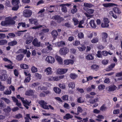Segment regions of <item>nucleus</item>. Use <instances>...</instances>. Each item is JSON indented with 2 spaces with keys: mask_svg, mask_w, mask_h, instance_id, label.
<instances>
[{
  "mask_svg": "<svg viewBox=\"0 0 122 122\" xmlns=\"http://www.w3.org/2000/svg\"><path fill=\"white\" fill-rule=\"evenodd\" d=\"M39 103L41 105V107L44 109L48 110L50 108L53 110L54 109V108L53 107L50 105L48 106L46 105L47 103L43 100L40 101L39 102Z\"/></svg>",
  "mask_w": 122,
  "mask_h": 122,
  "instance_id": "nucleus-1",
  "label": "nucleus"
},
{
  "mask_svg": "<svg viewBox=\"0 0 122 122\" xmlns=\"http://www.w3.org/2000/svg\"><path fill=\"white\" fill-rule=\"evenodd\" d=\"M11 3L14 6L12 8L13 10L16 11L18 10L20 4V0H12Z\"/></svg>",
  "mask_w": 122,
  "mask_h": 122,
  "instance_id": "nucleus-2",
  "label": "nucleus"
},
{
  "mask_svg": "<svg viewBox=\"0 0 122 122\" xmlns=\"http://www.w3.org/2000/svg\"><path fill=\"white\" fill-rule=\"evenodd\" d=\"M24 73L25 75L26 76H28L24 80V83H28L30 82V77L31 76V75L30 73H29V71L27 70H24Z\"/></svg>",
  "mask_w": 122,
  "mask_h": 122,
  "instance_id": "nucleus-3",
  "label": "nucleus"
},
{
  "mask_svg": "<svg viewBox=\"0 0 122 122\" xmlns=\"http://www.w3.org/2000/svg\"><path fill=\"white\" fill-rule=\"evenodd\" d=\"M52 19L57 20L58 23H60L64 20V18L58 15L52 16Z\"/></svg>",
  "mask_w": 122,
  "mask_h": 122,
  "instance_id": "nucleus-4",
  "label": "nucleus"
},
{
  "mask_svg": "<svg viewBox=\"0 0 122 122\" xmlns=\"http://www.w3.org/2000/svg\"><path fill=\"white\" fill-rule=\"evenodd\" d=\"M23 15L25 17H30L32 14V11L30 10L26 9L23 12Z\"/></svg>",
  "mask_w": 122,
  "mask_h": 122,
  "instance_id": "nucleus-5",
  "label": "nucleus"
},
{
  "mask_svg": "<svg viewBox=\"0 0 122 122\" xmlns=\"http://www.w3.org/2000/svg\"><path fill=\"white\" fill-rule=\"evenodd\" d=\"M69 51V49L65 47L61 48L59 51L60 53L61 54L63 55H65Z\"/></svg>",
  "mask_w": 122,
  "mask_h": 122,
  "instance_id": "nucleus-6",
  "label": "nucleus"
},
{
  "mask_svg": "<svg viewBox=\"0 0 122 122\" xmlns=\"http://www.w3.org/2000/svg\"><path fill=\"white\" fill-rule=\"evenodd\" d=\"M109 21H108V19L107 18H104V23L101 24V26L102 27H107L109 26L108 23Z\"/></svg>",
  "mask_w": 122,
  "mask_h": 122,
  "instance_id": "nucleus-7",
  "label": "nucleus"
},
{
  "mask_svg": "<svg viewBox=\"0 0 122 122\" xmlns=\"http://www.w3.org/2000/svg\"><path fill=\"white\" fill-rule=\"evenodd\" d=\"M41 42L39 41L37 38H35L32 41V44L35 47H40L41 46Z\"/></svg>",
  "mask_w": 122,
  "mask_h": 122,
  "instance_id": "nucleus-8",
  "label": "nucleus"
},
{
  "mask_svg": "<svg viewBox=\"0 0 122 122\" xmlns=\"http://www.w3.org/2000/svg\"><path fill=\"white\" fill-rule=\"evenodd\" d=\"M6 19L8 25H13L15 24V21L10 17L6 18Z\"/></svg>",
  "mask_w": 122,
  "mask_h": 122,
  "instance_id": "nucleus-9",
  "label": "nucleus"
},
{
  "mask_svg": "<svg viewBox=\"0 0 122 122\" xmlns=\"http://www.w3.org/2000/svg\"><path fill=\"white\" fill-rule=\"evenodd\" d=\"M46 60L49 63H53L55 61L54 58L50 56H47L46 59Z\"/></svg>",
  "mask_w": 122,
  "mask_h": 122,
  "instance_id": "nucleus-10",
  "label": "nucleus"
},
{
  "mask_svg": "<svg viewBox=\"0 0 122 122\" xmlns=\"http://www.w3.org/2000/svg\"><path fill=\"white\" fill-rule=\"evenodd\" d=\"M29 23L32 24H34L35 25H37L38 24V20L35 18H32L29 19Z\"/></svg>",
  "mask_w": 122,
  "mask_h": 122,
  "instance_id": "nucleus-11",
  "label": "nucleus"
},
{
  "mask_svg": "<svg viewBox=\"0 0 122 122\" xmlns=\"http://www.w3.org/2000/svg\"><path fill=\"white\" fill-rule=\"evenodd\" d=\"M102 41L104 42H107L106 39L108 37V35L106 32H102Z\"/></svg>",
  "mask_w": 122,
  "mask_h": 122,
  "instance_id": "nucleus-12",
  "label": "nucleus"
},
{
  "mask_svg": "<svg viewBox=\"0 0 122 122\" xmlns=\"http://www.w3.org/2000/svg\"><path fill=\"white\" fill-rule=\"evenodd\" d=\"M35 91L31 89L27 90L25 92V95L29 96H32L34 94Z\"/></svg>",
  "mask_w": 122,
  "mask_h": 122,
  "instance_id": "nucleus-13",
  "label": "nucleus"
},
{
  "mask_svg": "<svg viewBox=\"0 0 122 122\" xmlns=\"http://www.w3.org/2000/svg\"><path fill=\"white\" fill-rule=\"evenodd\" d=\"M51 34L53 38V40H55L57 37V36L58 35V33L57 31L55 30H54L51 32Z\"/></svg>",
  "mask_w": 122,
  "mask_h": 122,
  "instance_id": "nucleus-14",
  "label": "nucleus"
},
{
  "mask_svg": "<svg viewBox=\"0 0 122 122\" xmlns=\"http://www.w3.org/2000/svg\"><path fill=\"white\" fill-rule=\"evenodd\" d=\"M33 37L32 36H28L26 38L25 43L26 44H28L30 43L32 41Z\"/></svg>",
  "mask_w": 122,
  "mask_h": 122,
  "instance_id": "nucleus-15",
  "label": "nucleus"
},
{
  "mask_svg": "<svg viewBox=\"0 0 122 122\" xmlns=\"http://www.w3.org/2000/svg\"><path fill=\"white\" fill-rule=\"evenodd\" d=\"M64 61V64L66 65H67L69 64L72 65L74 62V61L71 59L65 60Z\"/></svg>",
  "mask_w": 122,
  "mask_h": 122,
  "instance_id": "nucleus-16",
  "label": "nucleus"
},
{
  "mask_svg": "<svg viewBox=\"0 0 122 122\" xmlns=\"http://www.w3.org/2000/svg\"><path fill=\"white\" fill-rule=\"evenodd\" d=\"M103 5L104 7H106L111 6H118V5L117 4L112 3H104L103 4Z\"/></svg>",
  "mask_w": 122,
  "mask_h": 122,
  "instance_id": "nucleus-17",
  "label": "nucleus"
},
{
  "mask_svg": "<svg viewBox=\"0 0 122 122\" xmlns=\"http://www.w3.org/2000/svg\"><path fill=\"white\" fill-rule=\"evenodd\" d=\"M57 46L59 47H62L65 45V43L64 41H61L60 42H58L55 44Z\"/></svg>",
  "mask_w": 122,
  "mask_h": 122,
  "instance_id": "nucleus-18",
  "label": "nucleus"
},
{
  "mask_svg": "<svg viewBox=\"0 0 122 122\" xmlns=\"http://www.w3.org/2000/svg\"><path fill=\"white\" fill-rule=\"evenodd\" d=\"M113 10L114 12L116 14H120L121 13V10L119 8L117 7H115L113 8Z\"/></svg>",
  "mask_w": 122,
  "mask_h": 122,
  "instance_id": "nucleus-19",
  "label": "nucleus"
},
{
  "mask_svg": "<svg viewBox=\"0 0 122 122\" xmlns=\"http://www.w3.org/2000/svg\"><path fill=\"white\" fill-rule=\"evenodd\" d=\"M115 66V63H112L106 69V70L107 71H109L112 70V69Z\"/></svg>",
  "mask_w": 122,
  "mask_h": 122,
  "instance_id": "nucleus-20",
  "label": "nucleus"
},
{
  "mask_svg": "<svg viewBox=\"0 0 122 122\" xmlns=\"http://www.w3.org/2000/svg\"><path fill=\"white\" fill-rule=\"evenodd\" d=\"M7 76L6 74H2L0 76V79L1 81H5L7 78Z\"/></svg>",
  "mask_w": 122,
  "mask_h": 122,
  "instance_id": "nucleus-21",
  "label": "nucleus"
},
{
  "mask_svg": "<svg viewBox=\"0 0 122 122\" xmlns=\"http://www.w3.org/2000/svg\"><path fill=\"white\" fill-rule=\"evenodd\" d=\"M89 24L91 27L93 29H95L96 27V25L95 24L94 20H91L89 22Z\"/></svg>",
  "mask_w": 122,
  "mask_h": 122,
  "instance_id": "nucleus-22",
  "label": "nucleus"
},
{
  "mask_svg": "<svg viewBox=\"0 0 122 122\" xmlns=\"http://www.w3.org/2000/svg\"><path fill=\"white\" fill-rule=\"evenodd\" d=\"M108 91L109 92L113 91L115 90L117 88V87L115 85H111L108 87Z\"/></svg>",
  "mask_w": 122,
  "mask_h": 122,
  "instance_id": "nucleus-23",
  "label": "nucleus"
},
{
  "mask_svg": "<svg viewBox=\"0 0 122 122\" xmlns=\"http://www.w3.org/2000/svg\"><path fill=\"white\" fill-rule=\"evenodd\" d=\"M45 71L46 72L47 75H49L52 73L51 68L50 67H49L45 70Z\"/></svg>",
  "mask_w": 122,
  "mask_h": 122,
  "instance_id": "nucleus-24",
  "label": "nucleus"
},
{
  "mask_svg": "<svg viewBox=\"0 0 122 122\" xmlns=\"http://www.w3.org/2000/svg\"><path fill=\"white\" fill-rule=\"evenodd\" d=\"M86 59L89 60H93L94 58L92 54H89L87 55L86 57Z\"/></svg>",
  "mask_w": 122,
  "mask_h": 122,
  "instance_id": "nucleus-25",
  "label": "nucleus"
},
{
  "mask_svg": "<svg viewBox=\"0 0 122 122\" xmlns=\"http://www.w3.org/2000/svg\"><path fill=\"white\" fill-rule=\"evenodd\" d=\"M56 58L59 64H62V60L61 57L59 56H56Z\"/></svg>",
  "mask_w": 122,
  "mask_h": 122,
  "instance_id": "nucleus-26",
  "label": "nucleus"
},
{
  "mask_svg": "<svg viewBox=\"0 0 122 122\" xmlns=\"http://www.w3.org/2000/svg\"><path fill=\"white\" fill-rule=\"evenodd\" d=\"M24 57V55L22 54H20L17 56L16 59L18 61L22 60Z\"/></svg>",
  "mask_w": 122,
  "mask_h": 122,
  "instance_id": "nucleus-27",
  "label": "nucleus"
},
{
  "mask_svg": "<svg viewBox=\"0 0 122 122\" xmlns=\"http://www.w3.org/2000/svg\"><path fill=\"white\" fill-rule=\"evenodd\" d=\"M70 78L73 80L75 79L78 76L74 73H71L70 75Z\"/></svg>",
  "mask_w": 122,
  "mask_h": 122,
  "instance_id": "nucleus-28",
  "label": "nucleus"
},
{
  "mask_svg": "<svg viewBox=\"0 0 122 122\" xmlns=\"http://www.w3.org/2000/svg\"><path fill=\"white\" fill-rule=\"evenodd\" d=\"M84 10L86 11L89 14H93L94 11V10L93 9H90L89 8H86L85 9L84 8Z\"/></svg>",
  "mask_w": 122,
  "mask_h": 122,
  "instance_id": "nucleus-29",
  "label": "nucleus"
},
{
  "mask_svg": "<svg viewBox=\"0 0 122 122\" xmlns=\"http://www.w3.org/2000/svg\"><path fill=\"white\" fill-rule=\"evenodd\" d=\"M20 67L23 69H28L29 68L28 66L25 64H22L20 65Z\"/></svg>",
  "mask_w": 122,
  "mask_h": 122,
  "instance_id": "nucleus-30",
  "label": "nucleus"
},
{
  "mask_svg": "<svg viewBox=\"0 0 122 122\" xmlns=\"http://www.w3.org/2000/svg\"><path fill=\"white\" fill-rule=\"evenodd\" d=\"M99 67V66L98 65L94 64L91 66V67L92 69H93L96 71L98 70Z\"/></svg>",
  "mask_w": 122,
  "mask_h": 122,
  "instance_id": "nucleus-31",
  "label": "nucleus"
},
{
  "mask_svg": "<svg viewBox=\"0 0 122 122\" xmlns=\"http://www.w3.org/2000/svg\"><path fill=\"white\" fill-rule=\"evenodd\" d=\"M17 44V42L16 41L14 40L11 41L10 42H9L8 43V45L10 46H13L16 45Z\"/></svg>",
  "mask_w": 122,
  "mask_h": 122,
  "instance_id": "nucleus-32",
  "label": "nucleus"
},
{
  "mask_svg": "<svg viewBox=\"0 0 122 122\" xmlns=\"http://www.w3.org/2000/svg\"><path fill=\"white\" fill-rule=\"evenodd\" d=\"M21 102L23 104L24 106L25 105H27L28 106H30V102H29L26 99L25 100L24 99H23Z\"/></svg>",
  "mask_w": 122,
  "mask_h": 122,
  "instance_id": "nucleus-33",
  "label": "nucleus"
},
{
  "mask_svg": "<svg viewBox=\"0 0 122 122\" xmlns=\"http://www.w3.org/2000/svg\"><path fill=\"white\" fill-rule=\"evenodd\" d=\"M54 90L56 93L59 94L61 92V89L60 88L57 87H54Z\"/></svg>",
  "mask_w": 122,
  "mask_h": 122,
  "instance_id": "nucleus-34",
  "label": "nucleus"
},
{
  "mask_svg": "<svg viewBox=\"0 0 122 122\" xmlns=\"http://www.w3.org/2000/svg\"><path fill=\"white\" fill-rule=\"evenodd\" d=\"M22 26L23 27H26V24L25 22H20L18 23V26H17V28L19 29L20 27Z\"/></svg>",
  "mask_w": 122,
  "mask_h": 122,
  "instance_id": "nucleus-35",
  "label": "nucleus"
},
{
  "mask_svg": "<svg viewBox=\"0 0 122 122\" xmlns=\"http://www.w3.org/2000/svg\"><path fill=\"white\" fill-rule=\"evenodd\" d=\"M99 38L98 37L94 38L91 40V42L92 43H96L98 42Z\"/></svg>",
  "mask_w": 122,
  "mask_h": 122,
  "instance_id": "nucleus-36",
  "label": "nucleus"
},
{
  "mask_svg": "<svg viewBox=\"0 0 122 122\" xmlns=\"http://www.w3.org/2000/svg\"><path fill=\"white\" fill-rule=\"evenodd\" d=\"M10 64H9L8 65H5V67L7 68L8 69H13L14 66H12L13 64V63Z\"/></svg>",
  "mask_w": 122,
  "mask_h": 122,
  "instance_id": "nucleus-37",
  "label": "nucleus"
},
{
  "mask_svg": "<svg viewBox=\"0 0 122 122\" xmlns=\"http://www.w3.org/2000/svg\"><path fill=\"white\" fill-rule=\"evenodd\" d=\"M46 45L47 46V48L48 50H52V45L51 44H50L49 42L46 43Z\"/></svg>",
  "mask_w": 122,
  "mask_h": 122,
  "instance_id": "nucleus-38",
  "label": "nucleus"
},
{
  "mask_svg": "<svg viewBox=\"0 0 122 122\" xmlns=\"http://www.w3.org/2000/svg\"><path fill=\"white\" fill-rule=\"evenodd\" d=\"M7 41L5 40H0V45H5L7 43Z\"/></svg>",
  "mask_w": 122,
  "mask_h": 122,
  "instance_id": "nucleus-39",
  "label": "nucleus"
},
{
  "mask_svg": "<svg viewBox=\"0 0 122 122\" xmlns=\"http://www.w3.org/2000/svg\"><path fill=\"white\" fill-rule=\"evenodd\" d=\"M72 116L70 114L67 113L66 114V115L64 116V118H66L67 119H69L70 118L72 117Z\"/></svg>",
  "mask_w": 122,
  "mask_h": 122,
  "instance_id": "nucleus-40",
  "label": "nucleus"
},
{
  "mask_svg": "<svg viewBox=\"0 0 122 122\" xmlns=\"http://www.w3.org/2000/svg\"><path fill=\"white\" fill-rule=\"evenodd\" d=\"M74 8L72 9L71 11V13L74 14L76 13L77 10V9L76 8V5H74L73 6Z\"/></svg>",
  "mask_w": 122,
  "mask_h": 122,
  "instance_id": "nucleus-41",
  "label": "nucleus"
},
{
  "mask_svg": "<svg viewBox=\"0 0 122 122\" xmlns=\"http://www.w3.org/2000/svg\"><path fill=\"white\" fill-rule=\"evenodd\" d=\"M79 50L81 51H83L85 50L86 47L84 45H82L81 47H77Z\"/></svg>",
  "mask_w": 122,
  "mask_h": 122,
  "instance_id": "nucleus-42",
  "label": "nucleus"
},
{
  "mask_svg": "<svg viewBox=\"0 0 122 122\" xmlns=\"http://www.w3.org/2000/svg\"><path fill=\"white\" fill-rule=\"evenodd\" d=\"M1 25L2 26H8L6 20L1 21Z\"/></svg>",
  "mask_w": 122,
  "mask_h": 122,
  "instance_id": "nucleus-43",
  "label": "nucleus"
},
{
  "mask_svg": "<svg viewBox=\"0 0 122 122\" xmlns=\"http://www.w3.org/2000/svg\"><path fill=\"white\" fill-rule=\"evenodd\" d=\"M61 10L62 12L65 13L67 11L66 7L63 5H62Z\"/></svg>",
  "mask_w": 122,
  "mask_h": 122,
  "instance_id": "nucleus-44",
  "label": "nucleus"
},
{
  "mask_svg": "<svg viewBox=\"0 0 122 122\" xmlns=\"http://www.w3.org/2000/svg\"><path fill=\"white\" fill-rule=\"evenodd\" d=\"M84 6L85 7L89 8L92 7L93 6L92 4L87 3H84Z\"/></svg>",
  "mask_w": 122,
  "mask_h": 122,
  "instance_id": "nucleus-45",
  "label": "nucleus"
},
{
  "mask_svg": "<svg viewBox=\"0 0 122 122\" xmlns=\"http://www.w3.org/2000/svg\"><path fill=\"white\" fill-rule=\"evenodd\" d=\"M109 14L110 15L115 19H116L117 18V16L112 11H110Z\"/></svg>",
  "mask_w": 122,
  "mask_h": 122,
  "instance_id": "nucleus-46",
  "label": "nucleus"
},
{
  "mask_svg": "<svg viewBox=\"0 0 122 122\" xmlns=\"http://www.w3.org/2000/svg\"><path fill=\"white\" fill-rule=\"evenodd\" d=\"M105 86L103 84L100 85L98 86V88L100 90H101L104 89Z\"/></svg>",
  "mask_w": 122,
  "mask_h": 122,
  "instance_id": "nucleus-47",
  "label": "nucleus"
},
{
  "mask_svg": "<svg viewBox=\"0 0 122 122\" xmlns=\"http://www.w3.org/2000/svg\"><path fill=\"white\" fill-rule=\"evenodd\" d=\"M31 71L32 73H35L38 71L37 69V68L34 66H32L31 68Z\"/></svg>",
  "mask_w": 122,
  "mask_h": 122,
  "instance_id": "nucleus-48",
  "label": "nucleus"
},
{
  "mask_svg": "<svg viewBox=\"0 0 122 122\" xmlns=\"http://www.w3.org/2000/svg\"><path fill=\"white\" fill-rule=\"evenodd\" d=\"M68 86L69 88H71L72 89L74 88L75 87V85L74 83L73 82H70L68 85Z\"/></svg>",
  "mask_w": 122,
  "mask_h": 122,
  "instance_id": "nucleus-49",
  "label": "nucleus"
},
{
  "mask_svg": "<svg viewBox=\"0 0 122 122\" xmlns=\"http://www.w3.org/2000/svg\"><path fill=\"white\" fill-rule=\"evenodd\" d=\"M11 108L9 106H7V108L4 109L3 111L5 112L9 113L11 111Z\"/></svg>",
  "mask_w": 122,
  "mask_h": 122,
  "instance_id": "nucleus-50",
  "label": "nucleus"
},
{
  "mask_svg": "<svg viewBox=\"0 0 122 122\" xmlns=\"http://www.w3.org/2000/svg\"><path fill=\"white\" fill-rule=\"evenodd\" d=\"M1 99L3 100L7 104L9 103L10 102L9 99L6 98L4 97H2Z\"/></svg>",
  "mask_w": 122,
  "mask_h": 122,
  "instance_id": "nucleus-51",
  "label": "nucleus"
},
{
  "mask_svg": "<svg viewBox=\"0 0 122 122\" xmlns=\"http://www.w3.org/2000/svg\"><path fill=\"white\" fill-rule=\"evenodd\" d=\"M97 56L99 58H102V52L101 51H98L97 52Z\"/></svg>",
  "mask_w": 122,
  "mask_h": 122,
  "instance_id": "nucleus-52",
  "label": "nucleus"
},
{
  "mask_svg": "<svg viewBox=\"0 0 122 122\" xmlns=\"http://www.w3.org/2000/svg\"><path fill=\"white\" fill-rule=\"evenodd\" d=\"M4 94L8 95L10 94L11 93V90L9 91L8 89H7L4 92Z\"/></svg>",
  "mask_w": 122,
  "mask_h": 122,
  "instance_id": "nucleus-53",
  "label": "nucleus"
},
{
  "mask_svg": "<svg viewBox=\"0 0 122 122\" xmlns=\"http://www.w3.org/2000/svg\"><path fill=\"white\" fill-rule=\"evenodd\" d=\"M61 98L64 101L68 100V96L67 95H65L62 96Z\"/></svg>",
  "mask_w": 122,
  "mask_h": 122,
  "instance_id": "nucleus-54",
  "label": "nucleus"
},
{
  "mask_svg": "<svg viewBox=\"0 0 122 122\" xmlns=\"http://www.w3.org/2000/svg\"><path fill=\"white\" fill-rule=\"evenodd\" d=\"M78 37L80 39L84 38V35L83 33L82 32H80L78 33Z\"/></svg>",
  "mask_w": 122,
  "mask_h": 122,
  "instance_id": "nucleus-55",
  "label": "nucleus"
},
{
  "mask_svg": "<svg viewBox=\"0 0 122 122\" xmlns=\"http://www.w3.org/2000/svg\"><path fill=\"white\" fill-rule=\"evenodd\" d=\"M80 44V41L77 40L75 41L73 43V45L76 46H78Z\"/></svg>",
  "mask_w": 122,
  "mask_h": 122,
  "instance_id": "nucleus-56",
  "label": "nucleus"
},
{
  "mask_svg": "<svg viewBox=\"0 0 122 122\" xmlns=\"http://www.w3.org/2000/svg\"><path fill=\"white\" fill-rule=\"evenodd\" d=\"M72 20L74 22V25H76L78 24L79 21L77 19L75 18H73Z\"/></svg>",
  "mask_w": 122,
  "mask_h": 122,
  "instance_id": "nucleus-57",
  "label": "nucleus"
},
{
  "mask_svg": "<svg viewBox=\"0 0 122 122\" xmlns=\"http://www.w3.org/2000/svg\"><path fill=\"white\" fill-rule=\"evenodd\" d=\"M14 73L16 76H18L19 75V72L16 69H15L14 70Z\"/></svg>",
  "mask_w": 122,
  "mask_h": 122,
  "instance_id": "nucleus-58",
  "label": "nucleus"
},
{
  "mask_svg": "<svg viewBox=\"0 0 122 122\" xmlns=\"http://www.w3.org/2000/svg\"><path fill=\"white\" fill-rule=\"evenodd\" d=\"M42 27V25H39L38 26H34L32 27L31 28L32 29H37L40 28Z\"/></svg>",
  "mask_w": 122,
  "mask_h": 122,
  "instance_id": "nucleus-59",
  "label": "nucleus"
},
{
  "mask_svg": "<svg viewBox=\"0 0 122 122\" xmlns=\"http://www.w3.org/2000/svg\"><path fill=\"white\" fill-rule=\"evenodd\" d=\"M35 76L38 79H41V75L37 73H36L35 74Z\"/></svg>",
  "mask_w": 122,
  "mask_h": 122,
  "instance_id": "nucleus-60",
  "label": "nucleus"
},
{
  "mask_svg": "<svg viewBox=\"0 0 122 122\" xmlns=\"http://www.w3.org/2000/svg\"><path fill=\"white\" fill-rule=\"evenodd\" d=\"M5 86L2 85L1 82L0 81V90L3 91L4 90Z\"/></svg>",
  "mask_w": 122,
  "mask_h": 122,
  "instance_id": "nucleus-61",
  "label": "nucleus"
},
{
  "mask_svg": "<svg viewBox=\"0 0 122 122\" xmlns=\"http://www.w3.org/2000/svg\"><path fill=\"white\" fill-rule=\"evenodd\" d=\"M76 51V50L74 48H71L70 50V52L71 54H75Z\"/></svg>",
  "mask_w": 122,
  "mask_h": 122,
  "instance_id": "nucleus-62",
  "label": "nucleus"
},
{
  "mask_svg": "<svg viewBox=\"0 0 122 122\" xmlns=\"http://www.w3.org/2000/svg\"><path fill=\"white\" fill-rule=\"evenodd\" d=\"M55 21L52 20L51 22V26H56L57 25Z\"/></svg>",
  "mask_w": 122,
  "mask_h": 122,
  "instance_id": "nucleus-63",
  "label": "nucleus"
},
{
  "mask_svg": "<svg viewBox=\"0 0 122 122\" xmlns=\"http://www.w3.org/2000/svg\"><path fill=\"white\" fill-rule=\"evenodd\" d=\"M102 55L104 56H106L108 54V52L106 51H103L102 52Z\"/></svg>",
  "mask_w": 122,
  "mask_h": 122,
  "instance_id": "nucleus-64",
  "label": "nucleus"
}]
</instances>
